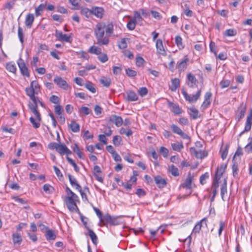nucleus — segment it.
I'll return each mask as SVG.
<instances>
[{
  "label": "nucleus",
  "mask_w": 252,
  "mask_h": 252,
  "mask_svg": "<svg viewBox=\"0 0 252 252\" xmlns=\"http://www.w3.org/2000/svg\"><path fill=\"white\" fill-rule=\"evenodd\" d=\"M26 94L30 97L32 102H30L28 107L32 113L35 116V118L31 117L30 121L35 128H38L40 126L41 117L40 113L38 110V103L44 107V104L39 100L36 96L40 93V86L36 80L31 82L30 86L25 89Z\"/></svg>",
  "instance_id": "f257e3e1"
},
{
  "label": "nucleus",
  "mask_w": 252,
  "mask_h": 252,
  "mask_svg": "<svg viewBox=\"0 0 252 252\" xmlns=\"http://www.w3.org/2000/svg\"><path fill=\"white\" fill-rule=\"evenodd\" d=\"M114 24L109 22L107 24L104 22L96 23L94 28V35L96 43L99 46L107 45L110 42V37L114 32Z\"/></svg>",
  "instance_id": "f03ea898"
},
{
  "label": "nucleus",
  "mask_w": 252,
  "mask_h": 252,
  "mask_svg": "<svg viewBox=\"0 0 252 252\" xmlns=\"http://www.w3.org/2000/svg\"><path fill=\"white\" fill-rule=\"evenodd\" d=\"M48 148L52 150H56L61 156L65 155L68 162L73 167L74 170L76 172L79 171L80 168L75 162L69 157V156L72 154L71 151L64 143L51 142L48 145Z\"/></svg>",
  "instance_id": "7ed1b4c3"
},
{
  "label": "nucleus",
  "mask_w": 252,
  "mask_h": 252,
  "mask_svg": "<svg viewBox=\"0 0 252 252\" xmlns=\"http://www.w3.org/2000/svg\"><path fill=\"white\" fill-rule=\"evenodd\" d=\"M65 195L63 201L70 212L80 213L77 205L80 203L78 196L74 193L68 187L65 188Z\"/></svg>",
  "instance_id": "20e7f679"
},
{
  "label": "nucleus",
  "mask_w": 252,
  "mask_h": 252,
  "mask_svg": "<svg viewBox=\"0 0 252 252\" xmlns=\"http://www.w3.org/2000/svg\"><path fill=\"white\" fill-rule=\"evenodd\" d=\"M226 168V164L222 163L218 166L215 172V178L213 181L210 191L213 193V195L211 198L212 202L214 201L215 198L218 192V188L221 178L222 177L223 174L224 173Z\"/></svg>",
  "instance_id": "39448f33"
},
{
  "label": "nucleus",
  "mask_w": 252,
  "mask_h": 252,
  "mask_svg": "<svg viewBox=\"0 0 252 252\" xmlns=\"http://www.w3.org/2000/svg\"><path fill=\"white\" fill-rule=\"evenodd\" d=\"M189 152L191 155L201 159L207 157L208 155L207 151L201 141H196L194 145L190 148Z\"/></svg>",
  "instance_id": "423d86ee"
},
{
  "label": "nucleus",
  "mask_w": 252,
  "mask_h": 252,
  "mask_svg": "<svg viewBox=\"0 0 252 252\" xmlns=\"http://www.w3.org/2000/svg\"><path fill=\"white\" fill-rule=\"evenodd\" d=\"M194 175L190 172L188 173L187 177L183 180V182L179 187V189H186V195H183L181 198H185L186 196H189L192 192L193 189L195 187V184L193 183Z\"/></svg>",
  "instance_id": "0eeeda50"
},
{
  "label": "nucleus",
  "mask_w": 252,
  "mask_h": 252,
  "mask_svg": "<svg viewBox=\"0 0 252 252\" xmlns=\"http://www.w3.org/2000/svg\"><path fill=\"white\" fill-rule=\"evenodd\" d=\"M181 93L185 100L189 103H195L200 97L201 95V90H198L195 94H189L185 89H182Z\"/></svg>",
  "instance_id": "6e6552de"
},
{
  "label": "nucleus",
  "mask_w": 252,
  "mask_h": 252,
  "mask_svg": "<svg viewBox=\"0 0 252 252\" xmlns=\"http://www.w3.org/2000/svg\"><path fill=\"white\" fill-rule=\"evenodd\" d=\"M55 36L57 40L61 42H64L71 43L72 42V34L63 33L62 31L56 30Z\"/></svg>",
  "instance_id": "1a4fd4ad"
},
{
  "label": "nucleus",
  "mask_w": 252,
  "mask_h": 252,
  "mask_svg": "<svg viewBox=\"0 0 252 252\" xmlns=\"http://www.w3.org/2000/svg\"><path fill=\"white\" fill-rule=\"evenodd\" d=\"M53 81L59 88L63 90L67 91L70 88V86L67 81L60 76H55Z\"/></svg>",
  "instance_id": "9d476101"
},
{
  "label": "nucleus",
  "mask_w": 252,
  "mask_h": 252,
  "mask_svg": "<svg viewBox=\"0 0 252 252\" xmlns=\"http://www.w3.org/2000/svg\"><path fill=\"white\" fill-rule=\"evenodd\" d=\"M189 58L188 55L184 57L183 59L177 63L176 68L179 73L185 71L188 67L189 63Z\"/></svg>",
  "instance_id": "9b49d317"
},
{
  "label": "nucleus",
  "mask_w": 252,
  "mask_h": 252,
  "mask_svg": "<svg viewBox=\"0 0 252 252\" xmlns=\"http://www.w3.org/2000/svg\"><path fill=\"white\" fill-rule=\"evenodd\" d=\"M156 48L157 53L158 55L165 57L167 55L166 48L163 46V43L161 39H158L156 41Z\"/></svg>",
  "instance_id": "f8f14e48"
},
{
  "label": "nucleus",
  "mask_w": 252,
  "mask_h": 252,
  "mask_svg": "<svg viewBox=\"0 0 252 252\" xmlns=\"http://www.w3.org/2000/svg\"><path fill=\"white\" fill-rule=\"evenodd\" d=\"M198 80L196 78L195 76L191 73L189 72L187 74V85L190 88H195L197 87Z\"/></svg>",
  "instance_id": "ddd939ff"
},
{
  "label": "nucleus",
  "mask_w": 252,
  "mask_h": 252,
  "mask_svg": "<svg viewBox=\"0 0 252 252\" xmlns=\"http://www.w3.org/2000/svg\"><path fill=\"white\" fill-rule=\"evenodd\" d=\"M18 65L20 69L21 74L27 78H29L30 76V73L29 68L26 64L24 61L22 60H20L18 62Z\"/></svg>",
  "instance_id": "4468645a"
},
{
  "label": "nucleus",
  "mask_w": 252,
  "mask_h": 252,
  "mask_svg": "<svg viewBox=\"0 0 252 252\" xmlns=\"http://www.w3.org/2000/svg\"><path fill=\"white\" fill-rule=\"evenodd\" d=\"M167 106L170 109L171 111L174 113L175 115H180L183 113L182 108L179 104L174 103L173 102L168 100Z\"/></svg>",
  "instance_id": "2eb2a0df"
},
{
  "label": "nucleus",
  "mask_w": 252,
  "mask_h": 252,
  "mask_svg": "<svg viewBox=\"0 0 252 252\" xmlns=\"http://www.w3.org/2000/svg\"><path fill=\"white\" fill-rule=\"evenodd\" d=\"M252 126V109H251L250 110L249 114L247 117L246 121L245 124V127L243 131H242L240 133V135H242L246 132L250 131L251 129Z\"/></svg>",
  "instance_id": "dca6fc26"
},
{
  "label": "nucleus",
  "mask_w": 252,
  "mask_h": 252,
  "mask_svg": "<svg viewBox=\"0 0 252 252\" xmlns=\"http://www.w3.org/2000/svg\"><path fill=\"white\" fill-rule=\"evenodd\" d=\"M104 9L102 7H92V15H94L95 17H96L98 19H102L104 15Z\"/></svg>",
  "instance_id": "f3484780"
},
{
  "label": "nucleus",
  "mask_w": 252,
  "mask_h": 252,
  "mask_svg": "<svg viewBox=\"0 0 252 252\" xmlns=\"http://www.w3.org/2000/svg\"><path fill=\"white\" fill-rule=\"evenodd\" d=\"M212 93L210 91L207 92L204 94V100L201 105V108L203 110L206 109L211 105Z\"/></svg>",
  "instance_id": "a211bd4d"
},
{
  "label": "nucleus",
  "mask_w": 252,
  "mask_h": 252,
  "mask_svg": "<svg viewBox=\"0 0 252 252\" xmlns=\"http://www.w3.org/2000/svg\"><path fill=\"white\" fill-rule=\"evenodd\" d=\"M247 109V104L246 103L242 102L240 103V105L238 107L236 113H237V119L238 121H240L242 119L246 113Z\"/></svg>",
  "instance_id": "6ab92c4d"
},
{
  "label": "nucleus",
  "mask_w": 252,
  "mask_h": 252,
  "mask_svg": "<svg viewBox=\"0 0 252 252\" xmlns=\"http://www.w3.org/2000/svg\"><path fill=\"white\" fill-rule=\"evenodd\" d=\"M154 181L159 189H163L165 188L167 184L166 179L162 178L160 175H157L154 177Z\"/></svg>",
  "instance_id": "aec40b11"
},
{
  "label": "nucleus",
  "mask_w": 252,
  "mask_h": 252,
  "mask_svg": "<svg viewBox=\"0 0 252 252\" xmlns=\"http://www.w3.org/2000/svg\"><path fill=\"white\" fill-rule=\"evenodd\" d=\"M93 174L95 179L99 182L102 183L103 178L102 177V172L100 167L98 165H94L93 168Z\"/></svg>",
  "instance_id": "412c9836"
},
{
  "label": "nucleus",
  "mask_w": 252,
  "mask_h": 252,
  "mask_svg": "<svg viewBox=\"0 0 252 252\" xmlns=\"http://www.w3.org/2000/svg\"><path fill=\"white\" fill-rule=\"evenodd\" d=\"M171 128L173 132L179 135L183 139H188L190 138L189 136L184 132L178 126L173 124L171 125Z\"/></svg>",
  "instance_id": "4be33fe9"
},
{
  "label": "nucleus",
  "mask_w": 252,
  "mask_h": 252,
  "mask_svg": "<svg viewBox=\"0 0 252 252\" xmlns=\"http://www.w3.org/2000/svg\"><path fill=\"white\" fill-rule=\"evenodd\" d=\"M125 99L127 101H135L138 99V96L135 92L131 90L127 91L125 95Z\"/></svg>",
  "instance_id": "5701e85b"
},
{
  "label": "nucleus",
  "mask_w": 252,
  "mask_h": 252,
  "mask_svg": "<svg viewBox=\"0 0 252 252\" xmlns=\"http://www.w3.org/2000/svg\"><path fill=\"white\" fill-rule=\"evenodd\" d=\"M101 222L104 225H106L107 223L111 225H117L118 224L117 222V219L111 217L108 214H107L103 217V220Z\"/></svg>",
  "instance_id": "b1692460"
},
{
  "label": "nucleus",
  "mask_w": 252,
  "mask_h": 252,
  "mask_svg": "<svg viewBox=\"0 0 252 252\" xmlns=\"http://www.w3.org/2000/svg\"><path fill=\"white\" fill-rule=\"evenodd\" d=\"M109 122L114 123L117 127L121 126L123 124V120L120 116L112 115L109 118Z\"/></svg>",
  "instance_id": "393cba45"
},
{
  "label": "nucleus",
  "mask_w": 252,
  "mask_h": 252,
  "mask_svg": "<svg viewBox=\"0 0 252 252\" xmlns=\"http://www.w3.org/2000/svg\"><path fill=\"white\" fill-rule=\"evenodd\" d=\"M112 131L110 127H108L107 132H104L103 134H99L98 135V140L102 143L104 145H106L107 143V139L106 136H110L112 135Z\"/></svg>",
  "instance_id": "a878e982"
},
{
  "label": "nucleus",
  "mask_w": 252,
  "mask_h": 252,
  "mask_svg": "<svg viewBox=\"0 0 252 252\" xmlns=\"http://www.w3.org/2000/svg\"><path fill=\"white\" fill-rule=\"evenodd\" d=\"M43 226L45 228L46 231L45 237L47 240H55L56 238V234L54 230L49 229V228L45 225Z\"/></svg>",
  "instance_id": "bb28decb"
},
{
  "label": "nucleus",
  "mask_w": 252,
  "mask_h": 252,
  "mask_svg": "<svg viewBox=\"0 0 252 252\" xmlns=\"http://www.w3.org/2000/svg\"><path fill=\"white\" fill-rule=\"evenodd\" d=\"M68 179L71 186L78 191H81V186L79 184L76 179L71 175H68Z\"/></svg>",
  "instance_id": "cd10ccee"
},
{
  "label": "nucleus",
  "mask_w": 252,
  "mask_h": 252,
  "mask_svg": "<svg viewBox=\"0 0 252 252\" xmlns=\"http://www.w3.org/2000/svg\"><path fill=\"white\" fill-rule=\"evenodd\" d=\"M69 129L72 132L77 133L80 131V125L77 123L74 120L71 121L70 123L68 125Z\"/></svg>",
  "instance_id": "c85d7f7f"
},
{
  "label": "nucleus",
  "mask_w": 252,
  "mask_h": 252,
  "mask_svg": "<svg viewBox=\"0 0 252 252\" xmlns=\"http://www.w3.org/2000/svg\"><path fill=\"white\" fill-rule=\"evenodd\" d=\"M189 114L193 120L197 119L200 117L199 111L194 106L191 107L189 109Z\"/></svg>",
  "instance_id": "c756f323"
},
{
  "label": "nucleus",
  "mask_w": 252,
  "mask_h": 252,
  "mask_svg": "<svg viewBox=\"0 0 252 252\" xmlns=\"http://www.w3.org/2000/svg\"><path fill=\"white\" fill-rule=\"evenodd\" d=\"M71 148L73 151L77 155L80 159H83V149L80 148L77 143H74L72 146Z\"/></svg>",
  "instance_id": "7c9ffc66"
},
{
  "label": "nucleus",
  "mask_w": 252,
  "mask_h": 252,
  "mask_svg": "<svg viewBox=\"0 0 252 252\" xmlns=\"http://www.w3.org/2000/svg\"><path fill=\"white\" fill-rule=\"evenodd\" d=\"M171 85L170 86V90L172 92H175L180 86V80L178 78H174L171 80Z\"/></svg>",
  "instance_id": "2f4dec72"
},
{
  "label": "nucleus",
  "mask_w": 252,
  "mask_h": 252,
  "mask_svg": "<svg viewBox=\"0 0 252 252\" xmlns=\"http://www.w3.org/2000/svg\"><path fill=\"white\" fill-rule=\"evenodd\" d=\"M207 221V218H204L202 220H201L200 221H198L196 224L195 225L193 230L192 233H198L201 230V227L202 226V223L203 222H206Z\"/></svg>",
  "instance_id": "473e14b6"
},
{
  "label": "nucleus",
  "mask_w": 252,
  "mask_h": 252,
  "mask_svg": "<svg viewBox=\"0 0 252 252\" xmlns=\"http://www.w3.org/2000/svg\"><path fill=\"white\" fill-rule=\"evenodd\" d=\"M5 68L8 72L13 73L14 74H16L17 67L15 63L14 62H9L6 63L5 65Z\"/></svg>",
  "instance_id": "72a5a7b5"
},
{
  "label": "nucleus",
  "mask_w": 252,
  "mask_h": 252,
  "mask_svg": "<svg viewBox=\"0 0 252 252\" xmlns=\"http://www.w3.org/2000/svg\"><path fill=\"white\" fill-rule=\"evenodd\" d=\"M34 20V17L33 14L29 13L26 16L25 25L28 28H31Z\"/></svg>",
  "instance_id": "f704fd0d"
},
{
  "label": "nucleus",
  "mask_w": 252,
  "mask_h": 252,
  "mask_svg": "<svg viewBox=\"0 0 252 252\" xmlns=\"http://www.w3.org/2000/svg\"><path fill=\"white\" fill-rule=\"evenodd\" d=\"M13 243L14 245H20L22 242L21 235L18 233H14L12 235Z\"/></svg>",
  "instance_id": "c9c22d12"
},
{
  "label": "nucleus",
  "mask_w": 252,
  "mask_h": 252,
  "mask_svg": "<svg viewBox=\"0 0 252 252\" xmlns=\"http://www.w3.org/2000/svg\"><path fill=\"white\" fill-rule=\"evenodd\" d=\"M99 82L102 86L106 88H109L111 84V78L109 77L101 76L99 79Z\"/></svg>",
  "instance_id": "e433bc0d"
},
{
  "label": "nucleus",
  "mask_w": 252,
  "mask_h": 252,
  "mask_svg": "<svg viewBox=\"0 0 252 252\" xmlns=\"http://www.w3.org/2000/svg\"><path fill=\"white\" fill-rule=\"evenodd\" d=\"M167 171L174 177H178L180 175L178 168L173 164L168 166Z\"/></svg>",
  "instance_id": "4c0bfd02"
},
{
  "label": "nucleus",
  "mask_w": 252,
  "mask_h": 252,
  "mask_svg": "<svg viewBox=\"0 0 252 252\" xmlns=\"http://www.w3.org/2000/svg\"><path fill=\"white\" fill-rule=\"evenodd\" d=\"M227 192V180L226 178L223 179V182L220 187L221 197L223 200H224V195Z\"/></svg>",
  "instance_id": "58836bf2"
},
{
  "label": "nucleus",
  "mask_w": 252,
  "mask_h": 252,
  "mask_svg": "<svg viewBox=\"0 0 252 252\" xmlns=\"http://www.w3.org/2000/svg\"><path fill=\"white\" fill-rule=\"evenodd\" d=\"M88 52L91 54L97 56L100 55L102 52L101 49L100 47L94 45L91 46L88 49Z\"/></svg>",
  "instance_id": "ea45409f"
},
{
  "label": "nucleus",
  "mask_w": 252,
  "mask_h": 252,
  "mask_svg": "<svg viewBox=\"0 0 252 252\" xmlns=\"http://www.w3.org/2000/svg\"><path fill=\"white\" fill-rule=\"evenodd\" d=\"M80 13L86 18H89L92 15V8L89 9L86 7H82L80 8Z\"/></svg>",
  "instance_id": "a19ab883"
},
{
  "label": "nucleus",
  "mask_w": 252,
  "mask_h": 252,
  "mask_svg": "<svg viewBox=\"0 0 252 252\" xmlns=\"http://www.w3.org/2000/svg\"><path fill=\"white\" fill-rule=\"evenodd\" d=\"M171 147L173 150L180 152L184 148V147L183 142L180 141L171 144Z\"/></svg>",
  "instance_id": "79ce46f5"
},
{
  "label": "nucleus",
  "mask_w": 252,
  "mask_h": 252,
  "mask_svg": "<svg viewBox=\"0 0 252 252\" xmlns=\"http://www.w3.org/2000/svg\"><path fill=\"white\" fill-rule=\"evenodd\" d=\"M175 43L180 50H182L184 48V45L183 43V39L181 36L177 35L175 37Z\"/></svg>",
  "instance_id": "37998d69"
},
{
  "label": "nucleus",
  "mask_w": 252,
  "mask_h": 252,
  "mask_svg": "<svg viewBox=\"0 0 252 252\" xmlns=\"http://www.w3.org/2000/svg\"><path fill=\"white\" fill-rule=\"evenodd\" d=\"M228 148L229 146L228 145H225L224 147H221L220 149L221 157L223 160L225 159L227 157L228 153Z\"/></svg>",
  "instance_id": "c03bdc74"
},
{
  "label": "nucleus",
  "mask_w": 252,
  "mask_h": 252,
  "mask_svg": "<svg viewBox=\"0 0 252 252\" xmlns=\"http://www.w3.org/2000/svg\"><path fill=\"white\" fill-rule=\"evenodd\" d=\"M245 151L247 153H252V136L248 138V143L244 147Z\"/></svg>",
  "instance_id": "a18cd8bd"
},
{
  "label": "nucleus",
  "mask_w": 252,
  "mask_h": 252,
  "mask_svg": "<svg viewBox=\"0 0 252 252\" xmlns=\"http://www.w3.org/2000/svg\"><path fill=\"white\" fill-rule=\"evenodd\" d=\"M146 62L142 57L140 56H136L135 58V64L137 67H143Z\"/></svg>",
  "instance_id": "49530a36"
},
{
  "label": "nucleus",
  "mask_w": 252,
  "mask_h": 252,
  "mask_svg": "<svg viewBox=\"0 0 252 252\" xmlns=\"http://www.w3.org/2000/svg\"><path fill=\"white\" fill-rule=\"evenodd\" d=\"M43 189L47 194H51L55 190L54 187L49 184H44L43 186Z\"/></svg>",
  "instance_id": "de8ad7c7"
},
{
  "label": "nucleus",
  "mask_w": 252,
  "mask_h": 252,
  "mask_svg": "<svg viewBox=\"0 0 252 252\" xmlns=\"http://www.w3.org/2000/svg\"><path fill=\"white\" fill-rule=\"evenodd\" d=\"M82 137L83 139L86 141L89 139H93L94 137V135L89 130H86L83 132Z\"/></svg>",
  "instance_id": "09e8293b"
},
{
  "label": "nucleus",
  "mask_w": 252,
  "mask_h": 252,
  "mask_svg": "<svg viewBox=\"0 0 252 252\" xmlns=\"http://www.w3.org/2000/svg\"><path fill=\"white\" fill-rule=\"evenodd\" d=\"M77 55L79 56L80 58L84 60H88L90 59V56L87 52L81 50L76 52Z\"/></svg>",
  "instance_id": "8fccbe9b"
},
{
  "label": "nucleus",
  "mask_w": 252,
  "mask_h": 252,
  "mask_svg": "<svg viewBox=\"0 0 252 252\" xmlns=\"http://www.w3.org/2000/svg\"><path fill=\"white\" fill-rule=\"evenodd\" d=\"M237 34L236 30L234 29H229L226 30L223 33L224 36H233Z\"/></svg>",
  "instance_id": "3c124183"
},
{
  "label": "nucleus",
  "mask_w": 252,
  "mask_h": 252,
  "mask_svg": "<svg viewBox=\"0 0 252 252\" xmlns=\"http://www.w3.org/2000/svg\"><path fill=\"white\" fill-rule=\"evenodd\" d=\"M88 230L89 235L91 239L92 242L94 244H96L97 240V238L95 233L91 229L87 227Z\"/></svg>",
  "instance_id": "603ef678"
},
{
  "label": "nucleus",
  "mask_w": 252,
  "mask_h": 252,
  "mask_svg": "<svg viewBox=\"0 0 252 252\" xmlns=\"http://www.w3.org/2000/svg\"><path fill=\"white\" fill-rule=\"evenodd\" d=\"M113 143L115 146H119L121 145L122 139L119 135H115L113 138Z\"/></svg>",
  "instance_id": "864d4df0"
},
{
  "label": "nucleus",
  "mask_w": 252,
  "mask_h": 252,
  "mask_svg": "<svg viewBox=\"0 0 252 252\" xmlns=\"http://www.w3.org/2000/svg\"><path fill=\"white\" fill-rule=\"evenodd\" d=\"M85 87L92 93H94L96 92V89L94 87L93 83L90 81H87L86 82L85 84Z\"/></svg>",
  "instance_id": "5fc2aeb1"
},
{
  "label": "nucleus",
  "mask_w": 252,
  "mask_h": 252,
  "mask_svg": "<svg viewBox=\"0 0 252 252\" xmlns=\"http://www.w3.org/2000/svg\"><path fill=\"white\" fill-rule=\"evenodd\" d=\"M44 7V5L43 3L39 4L37 7L35 9V14L36 17L40 16L42 15V13L43 11V9Z\"/></svg>",
  "instance_id": "6e6d98bb"
},
{
  "label": "nucleus",
  "mask_w": 252,
  "mask_h": 252,
  "mask_svg": "<svg viewBox=\"0 0 252 252\" xmlns=\"http://www.w3.org/2000/svg\"><path fill=\"white\" fill-rule=\"evenodd\" d=\"M132 173V175L130 177L128 182L132 185H136L137 180V176H138L137 172L136 171H133Z\"/></svg>",
  "instance_id": "4d7b16f0"
},
{
  "label": "nucleus",
  "mask_w": 252,
  "mask_h": 252,
  "mask_svg": "<svg viewBox=\"0 0 252 252\" xmlns=\"http://www.w3.org/2000/svg\"><path fill=\"white\" fill-rule=\"evenodd\" d=\"M119 133L121 134H125L126 136L129 137L132 134L133 132L130 129L126 130L125 128L121 127L119 130Z\"/></svg>",
  "instance_id": "13d9d810"
},
{
  "label": "nucleus",
  "mask_w": 252,
  "mask_h": 252,
  "mask_svg": "<svg viewBox=\"0 0 252 252\" xmlns=\"http://www.w3.org/2000/svg\"><path fill=\"white\" fill-rule=\"evenodd\" d=\"M69 3L72 5L73 9L78 10L80 8L79 2L81 0H68Z\"/></svg>",
  "instance_id": "bf43d9fd"
},
{
  "label": "nucleus",
  "mask_w": 252,
  "mask_h": 252,
  "mask_svg": "<svg viewBox=\"0 0 252 252\" xmlns=\"http://www.w3.org/2000/svg\"><path fill=\"white\" fill-rule=\"evenodd\" d=\"M136 21L134 20L131 19L127 23L126 28L130 31H133L135 28Z\"/></svg>",
  "instance_id": "052dcab7"
},
{
  "label": "nucleus",
  "mask_w": 252,
  "mask_h": 252,
  "mask_svg": "<svg viewBox=\"0 0 252 252\" xmlns=\"http://www.w3.org/2000/svg\"><path fill=\"white\" fill-rule=\"evenodd\" d=\"M184 12L187 17H190L193 15L192 11L189 9V6L187 4H185V9L184 10Z\"/></svg>",
  "instance_id": "680f3d73"
},
{
  "label": "nucleus",
  "mask_w": 252,
  "mask_h": 252,
  "mask_svg": "<svg viewBox=\"0 0 252 252\" xmlns=\"http://www.w3.org/2000/svg\"><path fill=\"white\" fill-rule=\"evenodd\" d=\"M138 94L141 96L143 97L148 94V90L146 87H143L140 88L138 91Z\"/></svg>",
  "instance_id": "e2e57ef3"
},
{
  "label": "nucleus",
  "mask_w": 252,
  "mask_h": 252,
  "mask_svg": "<svg viewBox=\"0 0 252 252\" xmlns=\"http://www.w3.org/2000/svg\"><path fill=\"white\" fill-rule=\"evenodd\" d=\"M159 151L160 154L162 155L164 158H167L169 154V150L168 149L163 146H162L160 147Z\"/></svg>",
  "instance_id": "0e129e2a"
},
{
  "label": "nucleus",
  "mask_w": 252,
  "mask_h": 252,
  "mask_svg": "<svg viewBox=\"0 0 252 252\" xmlns=\"http://www.w3.org/2000/svg\"><path fill=\"white\" fill-rule=\"evenodd\" d=\"M126 38H122L120 41L118 43V47L121 49H125L127 47V43H126Z\"/></svg>",
  "instance_id": "69168bd1"
},
{
  "label": "nucleus",
  "mask_w": 252,
  "mask_h": 252,
  "mask_svg": "<svg viewBox=\"0 0 252 252\" xmlns=\"http://www.w3.org/2000/svg\"><path fill=\"white\" fill-rule=\"evenodd\" d=\"M97 58L98 60L102 63H104L108 60V57L107 54L105 53H102V52L100 55H98Z\"/></svg>",
  "instance_id": "338daca9"
},
{
  "label": "nucleus",
  "mask_w": 252,
  "mask_h": 252,
  "mask_svg": "<svg viewBox=\"0 0 252 252\" xmlns=\"http://www.w3.org/2000/svg\"><path fill=\"white\" fill-rule=\"evenodd\" d=\"M126 73L130 77H133L137 75V72L129 68L126 69Z\"/></svg>",
  "instance_id": "774afa93"
}]
</instances>
